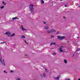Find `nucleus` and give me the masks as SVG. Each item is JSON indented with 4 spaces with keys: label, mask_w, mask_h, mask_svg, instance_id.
Segmentation results:
<instances>
[{
    "label": "nucleus",
    "mask_w": 80,
    "mask_h": 80,
    "mask_svg": "<svg viewBox=\"0 0 80 80\" xmlns=\"http://www.w3.org/2000/svg\"><path fill=\"white\" fill-rule=\"evenodd\" d=\"M29 9L30 11L31 12V13H32V11L33 10V5L32 4H30L29 6Z\"/></svg>",
    "instance_id": "nucleus-1"
},
{
    "label": "nucleus",
    "mask_w": 80,
    "mask_h": 80,
    "mask_svg": "<svg viewBox=\"0 0 80 80\" xmlns=\"http://www.w3.org/2000/svg\"><path fill=\"white\" fill-rule=\"evenodd\" d=\"M58 38L60 40H63V39H65V37L64 36H58Z\"/></svg>",
    "instance_id": "nucleus-2"
},
{
    "label": "nucleus",
    "mask_w": 80,
    "mask_h": 80,
    "mask_svg": "<svg viewBox=\"0 0 80 80\" xmlns=\"http://www.w3.org/2000/svg\"><path fill=\"white\" fill-rule=\"evenodd\" d=\"M2 58H1V59H0V61L1 62L2 64L3 65H5V63H4V60L2 59Z\"/></svg>",
    "instance_id": "nucleus-3"
},
{
    "label": "nucleus",
    "mask_w": 80,
    "mask_h": 80,
    "mask_svg": "<svg viewBox=\"0 0 80 80\" xmlns=\"http://www.w3.org/2000/svg\"><path fill=\"white\" fill-rule=\"evenodd\" d=\"M63 46H61L60 48H59V51L60 52H63V50H62V48H63Z\"/></svg>",
    "instance_id": "nucleus-4"
},
{
    "label": "nucleus",
    "mask_w": 80,
    "mask_h": 80,
    "mask_svg": "<svg viewBox=\"0 0 80 80\" xmlns=\"http://www.w3.org/2000/svg\"><path fill=\"white\" fill-rule=\"evenodd\" d=\"M5 34L6 35H9L8 36H10V34H11V33H10L9 32H7L5 33Z\"/></svg>",
    "instance_id": "nucleus-5"
},
{
    "label": "nucleus",
    "mask_w": 80,
    "mask_h": 80,
    "mask_svg": "<svg viewBox=\"0 0 80 80\" xmlns=\"http://www.w3.org/2000/svg\"><path fill=\"white\" fill-rule=\"evenodd\" d=\"M56 32V31H55V30H54L53 29H52L51 30V33H53V32Z\"/></svg>",
    "instance_id": "nucleus-6"
},
{
    "label": "nucleus",
    "mask_w": 80,
    "mask_h": 80,
    "mask_svg": "<svg viewBox=\"0 0 80 80\" xmlns=\"http://www.w3.org/2000/svg\"><path fill=\"white\" fill-rule=\"evenodd\" d=\"M47 33H51V30H48L47 31Z\"/></svg>",
    "instance_id": "nucleus-7"
},
{
    "label": "nucleus",
    "mask_w": 80,
    "mask_h": 80,
    "mask_svg": "<svg viewBox=\"0 0 80 80\" xmlns=\"http://www.w3.org/2000/svg\"><path fill=\"white\" fill-rule=\"evenodd\" d=\"M44 28L46 29V30H47V29H48V28H49V27H48V26H45Z\"/></svg>",
    "instance_id": "nucleus-8"
},
{
    "label": "nucleus",
    "mask_w": 80,
    "mask_h": 80,
    "mask_svg": "<svg viewBox=\"0 0 80 80\" xmlns=\"http://www.w3.org/2000/svg\"><path fill=\"white\" fill-rule=\"evenodd\" d=\"M60 78V77L59 76H58L56 78H54V79H57L58 80H59V78Z\"/></svg>",
    "instance_id": "nucleus-9"
},
{
    "label": "nucleus",
    "mask_w": 80,
    "mask_h": 80,
    "mask_svg": "<svg viewBox=\"0 0 80 80\" xmlns=\"http://www.w3.org/2000/svg\"><path fill=\"white\" fill-rule=\"evenodd\" d=\"M56 43V42H52L51 43V45H55Z\"/></svg>",
    "instance_id": "nucleus-10"
},
{
    "label": "nucleus",
    "mask_w": 80,
    "mask_h": 80,
    "mask_svg": "<svg viewBox=\"0 0 80 80\" xmlns=\"http://www.w3.org/2000/svg\"><path fill=\"white\" fill-rule=\"evenodd\" d=\"M64 63H67V60H66V59H64Z\"/></svg>",
    "instance_id": "nucleus-11"
},
{
    "label": "nucleus",
    "mask_w": 80,
    "mask_h": 80,
    "mask_svg": "<svg viewBox=\"0 0 80 80\" xmlns=\"http://www.w3.org/2000/svg\"><path fill=\"white\" fill-rule=\"evenodd\" d=\"M16 19H17V17L13 18H12V19L13 20H15Z\"/></svg>",
    "instance_id": "nucleus-12"
},
{
    "label": "nucleus",
    "mask_w": 80,
    "mask_h": 80,
    "mask_svg": "<svg viewBox=\"0 0 80 80\" xmlns=\"http://www.w3.org/2000/svg\"><path fill=\"white\" fill-rule=\"evenodd\" d=\"M45 2H44V1H43V0H41V3H44Z\"/></svg>",
    "instance_id": "nucleus-13"
},
{
    "label": "nucleus",
    "mask_w": 80,
    "mask_h": 80,
    "mask_svg": "<svg viewBox=\"0 0 80 80\" xmlns=\"http://www.w3.org/2000/svg\"><path fill=\"white\" fill-rule=\"evenodd\" d=\"M43 77H46V74H45V73H44L43 74Z\"/></svg>",
    "instance_id": "nucleus-14"
},
{
    "label": "nucleus",
    "mask_w": 80,
    "mask_h": 80,
    "mask_svg": "<svg viewBox=\"0 0 80 80\" xmlns=\"http://www.w3.org/2000/svg\"><path fill=\"white\" fill-rule=\"evenodd\" d=\"M15 35V33L12 34L11 35V37H13V36H14Z\"/></svg>",
    "instance_id": "nucleus-15"
},
{
    "label": "nucleus",
    "mask_w": 80,
    "mask_h": 80,
    "mask_svg": "<svg viewBox=\"0 0 80 80\" xmlns=\"http://www.w3.org/2000/svg\"><path fill=\"white\" fill-rule=\"evenodd\" d=\"M25 38V36L22 35V38Z\"/></svg>",
    "instance_id": "nucleus-16"
},
{
    "label": "nucleus",
    "mask_w": 80,
    "mask_h": 80,
    "mask_svg": "<svg viewBox=\"0 0 80 80\" xmlns=\"http://www.w3.org/2000/svg\"><path fill=\"white\" fill-rule=\"evenodd\" d=\"M55 37V36H51V38H54Z\"/></svg>",
    "instance_id": "nucleus-17"
},
{
    "label": "nucleus",
    "mask_w": 80,
    "mask_h": 80,
    "mask_svg": "<svg viewBox=\"0 0 80 80\" xmlns=\"http://www.w3.org/2000/svg\"><path fill=\"white\" fill-rule=\"evenodd\" d=\"M4 8V6H2V7H1V9H2V8Z\"/></svg>",
    "instance_id": "nucleus-18"
},
{
    "label": "nucleus",
    "mask_w": 80,
    "mask_h": 80,
    "mask_svg": "<svg viewBox=\"0 0 80 80\" xmlns=\"http://www.w3.org/2000/svg\"><path fill=\"white\" fill-rule=\"evenodd\" d=\"M2 3H3V4H4V5H6V3H5L4 2H3Z\"/></svg>",
    "instance_id": "nucleus-19"
},
{
    "label": "nucleus",
    "mask_w": 80,
    "mask_h": 80,
    "mask_svg": "<svg viewBox=\"0 0 80 80\" xmlns=\"http://www.w3.org/2000/svg\"><path fill=\"white\" fill-rule=\"evenodd\" d=\"M25 30V28H22V30Z\"/></svg>",
    "instance_id": "nucleus-20"
},
{
    "label": "nucleus",
    "mask_w": 80,
    "mask_h": 80,
    "mask_svg": "<svg viewBox=\"0 0 80 80\" xmlns=\"http://www.w3.org/2000/svg\"><path fill=\"white\" fill-rule=\"evenodd\" d=\"M80 51V49H77V51Z\"/></svg>",
    "instance_id": "nucleus-21"
},
{
    "label": "nucleus",
    "mask_w": 80,
    "mask_h": 80,
    "mask_svg": "<svg viewBox=\"0 0 80 80\" xmlns=\"http://www.w3.org/2000/svg\"><path fill=\"white\" fill-rule=\"evenodd\" d=\"M24 40V42H25L26 43H27H27L26 40Z\"/></svg>",
    "instance_id": "nucleus-22"
},
{
    "label": "nucleus",
    "mask_w": 80,
    "mask_h": 80,
    "mask_svg": "<svg viewBox=\"0 0 80 80\" xmlns=\"http://www.w3.org/2000/svg\"><path fill=\"white\" fill-rule=\"evenodd\" d=\"M4 73H7V72H6V71H4Z\"/></svg>",
    "instance_id": "nucleus-23"
},
{
    "label": "nucleus",
    "mask_w": 80,
    "mask_h": 80,
    "mask_svg": "<svg viewBox=\"0 0 80 80\" xmlns=\"http://www.w3.org/2000/svg\"><path fill=\"white\" fill-rule=\"evenodd\" d=\"M21 28H23V25H21Z\"/></svg>",
    "instance_id": "nucleus-24"
},
{
    "label": "nucleus",
    "mask_w": 80,
    "mask_h": 80,
    "mask_svg": "<svg viewBox=\"0 0 80 80\" xmlns=\"http://www.w3.org/2000/svg\"><path fill=\"white\" fill-rule=\"evenodd\" d=\"M53 55H56V53H55V52H54L53 53Z\"/></svg>",
    "instance_id": "nucleus-25"
},
{
    "label": "nucleus",
    "mask_w": 80,
    "mask_h": 80,
    "mask_svg": "<svg viewBox=\"0 0 80 80\" xmlns=\"http://www.w3.org/2000/svg\"><path fill=\"white\" fill-rule=\"evenodd\" d=\"M17 80H20V78H18L17 79Z\"/></svg>",
    "instance_id": "nucleus-26"
},
{
    "label": "nucleus",
    "mask_w": 80,
    "mask_h": 80,
    "mask_svg": "<svg viewBox=\"0 0 80 80\" xmlns=\"http://www.w3.org/2000/svg\"><path fill=\"white\" fill-rule=\"evenodd\" d=\"M45 69L46 72H47V69H46V68H45Z\"/></svg>",
    "instance_id": "nucleus-27"
},
{
    "label": "nucleus",
    "mask_w": 80,
    "mask_h": 80,
    "mask_svg": "<svg viewBox=\"0 0 80 80\" xmlns=\"http://www.w3.org/2000/svg\"><path fill=\"white\" fill-rule=\"evenodd\" d=\"M65 7H67V5H65Z\"/></svg>",
    "instance_id": "nucleus-28"
},
{
    "label": "nucleus",
    "mask_w": 80,
    "mask_h": 80,
    "mask_svg": "<svg viewBox=\"0 0 80 80\" xmlns=\"http://www.w3.org/2000/svg\"><path fill=\"white\" fill-rule=\"evenodd\" d=\"M44 24H46V23H47L46 22H44Z\"/></svg>",
    "instance_id": "nucleus-29"
},
{
    "label": "nucleus",
    "mask_w": 80,
    "mask_h": 80,
    "mask_svg": "<svg viewBox=\"0 0 80 80\" xmlns=\"http://www.w3.org/2000/svg\"><path fill=\"white\" fill-rule=\"evenodd\" d=\"M5 43V42H2V43Z\"/></svg>",
    "instance_id": "nucleus-30"
},
{
    "label": "nucleus",
    "mask_w": 80,
    "mask_h": 80,
    "mask_svg": "<svg viewBox=\"0 0 80 80\" xmlns=\"http://www.w3.org/2000/svg\"><path fill=\"white\" fill-rule=\"evenodd\" d=\"M13 71H10V72H13Z\"/></svg>",
    "instance_id": "nucleus-31"
},
{
    "label": "nucleus",
    "mask_w": 80,
    "mask_h": 80,
    "mask_svg": "<svg viewBox=\"0 0 80 80\" xmlns=\"http://www.w3.org/2000/svg\"><path fill=\"white\" fill-rule=\"evenodd\" d=\"M57 34H58V33H59V32H58L57 33Z\"/></svg>",
    "instance_id": "nucleus-32"
},
{
    "label": "nucleus",
    "mask_w": 80,
    "mask_h": 80,
    "mask_svg": "<svg viewBox=\"0 0 80 80\" xmlns=\"http://www.w3.org/2000/svg\"><path fill=\"white\" fill-rule=\"evenodd\" d=\"M63 18H65V17H63Z\"/></svg>",
    "instance_id": "nucleus-33"
},
{
    "label": "nucleus",
    "mask_w": 80,
    "mask_h": 80,
    "mask_svg": "<svg viewBox=\"0 0 80 80\" xmlns=\"http://www.w3.org/2000/svg\"><path fill=\"white\" fill-rule=\"evenodd\" d=\"M79 38V37H78L77 38Z\"/></svg>",
    "instance_id": "nucleus-34"
},
{
    "label": "nucleus",
    "mask_w": 80,
    "mask_h": 80,
    "mask_svg": "<svg viewBox=\"0 0 80 80\" xmlns=\"http://www.w3.org/2000/svg\"><path fill=\"white\" fill-rule=\"evenodd\" d=\"M62 0H60V1H62Z\"/></svg>",
    "instance_id": "nucleus-35"
},
{
    "label": "nucleus",
    "mask_w": 80,
    "mask_h": 80,
    "mask_svg": "<svg viewBox=\"0 0 80 80\" xmlns=\"http://www.w3.org/2000/svg\"><path fill=\"white\" fill-rule=\"evenodd\" d=\"M67 42H68V43H69V42H68V41Z\"/></svg>",
    "instance_id": "nucleus-36"
},
{
    "label": "nucleus",
    "mask_w": 80,
    "mask_h": 80,
    "mask_svg": "<svg viewBox=\"0 0 80 80\" xmlns=\"http://www.w3.org/2000/svg\"><path fill=\"white\" fill-rule=\"evenodd\" d=\"M73 56H74V54H73Z\"/></svg>",
    "instance_id": "nucleus-37"
},
{
    "label": "nucleus",
    "mask_w": 80,
    "mask_h": 80,
    "mask_svg": "<svg viewBox=\"0 0 80 80\" xmlns=\"http://www.w3.org/2000/svg\"><path fill=\"white\" fill-rule=\"evenodd\" d=\"M27 30V29H25V30Z\"/></svg>",
    "instance_id": "nucleus-38"
},
{
    "label": "nucleus",
    "mask_w": 80,
    "mask_h": 80,
    "mask_svg": "<svg viewBox=\"0 0 80 80\" xmlns=\"http://www.w3.org/2000/svg\"><path fill=\"white\" fill-rule=\"evenodd\" d=\"M78 80H80V78L78 79Z\"/></svg>",
    "instance_id": "nucleus-39"
},
{
    "label": "nucleus",
    "mask_w": 80,
    "mask_h": 80,
    "mask_svg": "<svg viewBox=\"0 0 80 80\" xmlns=\"http://www.w3.org/2000/svg\"><path fill=\"white\" fill-rule=\"evenodd\" d=\"M52 3H53V2H52Z\"/></svg>",
    "instance_id": "nucleus-40"
},
{
    "label": "nucleus",
    "mask_w": 80,
    "mask_h": 80,
    "mask_svg": "<svg viewBox=\"0 0 80 80\" xmlns=\"http://www.w3.org/2000/svg\"><path fill=\"white\" fill-rule=\"evenodd\" d=\"M79 7H80V6H79Z\"/></svg>",
    "instance_id": "nucleus-41"
}]
</instances>
